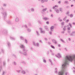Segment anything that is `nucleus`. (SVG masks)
<instances>
[{
	"label": "nucleus",
	"mask_w": 75,
	"mask_h": 75,
	"mask_svg": "<svg viewBox=\"0 0 75 75\" xmlns=\"http://www.w3.org/2000/svg\"><path fill=\"white\" fill-rule=\"evenodd\" d=\"M62 33V34H64V33H65V32H64V31H62L61 32Z\"/></svg>",
	"instance_id": "56"
},
{
	"label": "nucleus",
	"mask_w": 75,
	"mask_h": 75,
	"mask_svg": "<svg viewBox=\"0 0 75 75\" xmlns=\"http://www.w3.org/2000/svg\"><path fill=\"white\" fill-rule=\"evenodd\" d=\"M49 61H50V62L51 63V65H53V64L52 63V60H51V59H49Z\"/></svg>",
	"instance_id": "34"
},
{
	"label": "nucleus",
	"mask_w": 75,
	"mask_h": 75,
	"mask_svg": "<svg viewBox=\"0 0 75 75\" xmlns=\"http://www.w3.org/2000/svg\"><path fill=\"white\" fill-rule=\"evenodd\" d=\"M25 28H27V30L28 31V32H31V29L29 28H28V27H27V25H25Z\"/></svg>",
	"instance_id": "7"
},
{
	"label": "nucleus",
	"mask_w": 75,
	"mask_h": 75,
	"mask_svg": "<svg viewBox=\"0 0 75 75\" xmlns=\"http://www.w3.org/2000/svg\"><path fill=\"white\" fill-rule=\"evenodd\" d=\"M36 31L38 36H39L40 35V33H39V32H38V31H37V30H36Z\"/></svg>",
	"instance_id": "28"
},
{
	"label": "nucleus",
	"mask_w": 75,
	"mask_h": 75,
	"mask_svg": "<svg viewBox=\"0 0 75 75\" xmlns=\"http://www.w3.org/2000/svg\"><path fill=\"white\" fill-rule=\"evenodd\" d=\"M6 6H7V4H3V7H6Z\"/></svg>",
	"instance_id": "40"
},
{
	"label": "nucleus",
	"mask_w": 75,
	"mask_h": 75,
	"mask_svg": "<svg viewBox=\"0 0 75 75\" xmlns=\"http://www.w3.org/2000/svg\"><path fill=\"white\" fill-rule=\"evenodd\" d=\"M45 28L46 29V30L47 31H49V29H48V28L47 26H45Z\"/></svg>",
	"instance_id": "22"
},
{
	"label": "nucleus",
	"mask_w": 75,
	"mask_h": 75,
	"mask_svg": "<svg viewBox=\"0 0 75 75\" xmlns=\"http://www.w3.org/2000/svg\"><path fill=\"white\" fill-rule=\"evenodd\" d=\"M51 54L53 56H54V54L53 53H52Z\"/></svg>",
	"instance_id": "62"
},
{
	"label": "nucleus",
	"mask_w": 75,
	"mask_h": 75,
	"mask_svg": "<svg viewBox=\"0 0 75 75\" xmlns=\"http://www.w3.org/2000/svg\"><path fill=\"white\" fill-rule=\"evenodd\" d=\"M67 14H69V11H68L67 12Z\"/></svg>",
	"instance_id": "58"
},
{
	"label": "nucleus",
	"mask_w": 75,
	"mask_h": 75,
	"mask_svg": "<svg viewBox=\"0 0 75 75\" xmlns=\"http://www.w3.org/2000/svg\"><path fill=\"white\" fill-rule=\"evenodd\" d=\"M45 2H48V0H45Z\"/></svg>",
	"instance_id": "54"
},
{
	"label": "nucleus",
	"mask_w": 75,
	"mask_h": 75,
	"mask_svg": "<svg viewBox=\"0 0 75 75\" xmlns=\"http://www.w3.org/2000/svg\"><path fill=\"white\" fill-rule=\"evenodd\" d=\"M7 30H4L3 31V33L4 34H7Z\"/></svg>",
	"instance_id": "9"
},
{
	"label": "nucleus",
	"mask_w": 75,
	"mask_h": 75,
	"mask_svg": "<svg viewBox=\"0 0 75 75\" xmlns=\"http://www.w3.org/2000/svg\"><path fill=\"white\" fill-rule=\"evenodd\" d=\"M16 71L17 72H18V73H20V72L21 70H17Z\"/></svg>",
	"instance_id": "48"
},
{
	"label": "nucleus",
	"mask_w": 75,
	"mask_h": 75,
	"mask_svg": "<svg viewBox=\"0 0 75 75\" xmlns=\"http://www.w3.org/2000/svg\"><path fill=\"white\" fill-rule=\"evenodd\" d=\"M21 62L22 63V64H25V62L24 61H22Z\"/></svg>",
	"instance_id": "44"
},
{
	"label": "nucleus",
	"mask_w": 75,
	"mask_h": 75,
	"mask_svg": "<svg viewBox=\"0 0 75 75\" xmlns=\"http://www.w3.org/2000/svg\"><path fill=\"white\" fill-rule=\"evenodd\" d=\"M25 42H26V44H28V41H27V39H25Z\"/></svg>",
	"instance_id": "38"
},
{
	"label": "nucleus",
	"mask_w": 75,
	"mask_h": 75,
	"mask_svg": "<svg viewBox=\"0 0 75 75\" xmlns=\"http://www.w3.org/2000/svg\"><path fill=\"white\" fill-rule=\"evenodd\" d=\"M59 21L60 22H61L62 21V20L60 18H59L58 19Z\"/></svg>",
	"instance_id": "36"
},
{
	"label": "nucleus",
	"mask_w": 75,
	"mask_h": 75,
	"mask_svg": "<svg viewBox=\"0 0 75 75\" xmlns=\"http://www.w3.org/2000/svg\"><path fill=\"white\" fill-rule=\"evenodd\" d=\"M20 47L21 48H23V49H25V47L23 45H21Z\"/></svg>",
	"instance_id": "10"
},
{
	"label": "nucleus",
	"mask_w": 75,
	"mask_h": 75,
	"mask_svg": "<svg viewBox=\"0 0 75 75\" xmlns=\"http://www.w3.org/2000/svg\"><path fill=\"white\" fill-rule=\"evenodd\" d=\"M67 18V16H66L65 17V18H64V19H63V20L64 21H65V20H66Z\"/></svg>",
	"instance_id": "42"
},
{
	"label": "nucleus",
	"mask_w": 75,
	"mask_h": 75,
	"mask_svg": "<svg viewBox=\"0 0 75 75\" xmlns=\"http://www.w3.org/2000/svg\"><path fill=\"white\" fill-rule=\"evenodd\" d=\"M52 41H53L54 43L55 44H57V41L55 40H53Z\"/></svg>",
	"instance_id": "15"
},
{
	"label": "nucleus",
	"mask_w": 75,
	"mask_h": 75,
	"mask_svg": "<svg viewBox=\"0 0 75 75\" xmlns=\"http://www.w3.org/2000/svg\"><path fill=\"white\" fill-rule=\"evenodd\" d=\"M43 62H44V63H46L47 62V61L45 60V57H43L42 58Z\"/></svg>",
	"instance_id": "16"
},
{
	"label": "nucleus",
	"mask_w": 75,
	"mask_h": 75,
	"mask_svg": "<svg viewBox=\"0 0 75 75\" xmlns=\"http://www.w3.org/2000/svg\"><path fill=\"white\" fill-rule=\"evenodd\" d=\"M7 23L8 24H11V22H10V21H8L7 22Z\"/></svg>",
	"instance_id": "47"
},
{
	"label": "nucleus",
	"mask_w": 75,
	"mask_h": 75,
	"mask_svg": "<svg viewBox=\"0 0 75 75\" xmlns=\"http://www.w3.org/2000/svg\"><path fill=\"white\" fill-rule=\"evenodd\" d=\"M12 64L14 66H16L17 65V63L15 61L13 62Z\"/></svg>",
	"instance_id": "19"
},
{
	"label": "nucleus",
	"mask_w": 75,
	"mask_h": 75,
	"mask_svg": "<svg viewBox=\"0 0 75 75\" xmlns=\"http://www.w3.org/2000/svg\"><path fill=\"white\" fill-rule=\"evenodd\" d=\"M7 44L9 47H10V46H11V45L10 44V43L9 42H7Z\"/></svg>",
	"instance_id": "18"
},
{
	"label": "nucleus",
	"mask_w": 75,
	"mask_h": 75,
	"mask_svg": "<svg viewBox=\"0 0 75 75\" xmlns=\"http://www.w3.org/2000/svg\"><path fill=\"white\" fill-rule=\"evenodd\" d=\"M54 26H52L51 27L50 30L52 32L54 31Z\"/></svg>",
	"instance_id": "8"
},
{
	"label": "nucleus",
	"mask_w": 75,
	"mask_h": 75,
	"mask_svg": "<svg viewBox=\"0 0 75 75\" xmlns=\"http://www.w3.org/2000/svg\"><path fill=\"white\" fill-rule=\"evenodd\" d=\"M40 1L42 3H44L45 2V0H41Z\"/></svg>",
	"instance_id": "31"
},
{
	"label": "nucleus",
	"mask_w": 75,
	"mask_h": 75,
	"mask_svg": "<svg viewBox=\"0 0 75 75\" xmlns=\"http://www.w3.org/2000/svg\"><path fill=\"white\" fill-rule=\"evenodd\" d=\"M51 47H52V48H53V49H55V47H54V46H53L52 45H51Z\"/></svg>",
	"instance_id": "41"
},
{
	"label": "nucleus",
	"mask_w": 75,
	"mask_h": 75,
	"mask_svg": "<svg viewBox=\"0 0 75 75\" xmlns=\"http://www.w3.org/2000/svg\"><path fill=\"white\" fill-rule=\"evenodd\" d=\"M21 39L22 40H24V38L23 36L21 37Z\"/></svg>",
	"instance_id": "33"
},
{
	"label": "nucleus",
	"mask_w": 75,
	"mask_h": 75,
	"mask_svg": "<svg viewBox=\"0 0 75 75\" xmlns=\"http://www.w3.org/2000/svg\"><path fill=\"white\" fill-rule=\"evenodd\" d=\"M57 7V5H55V6H54L53 7V9H54V8H55V7Z\"/></svg>",
	"instance_id": "45"
},
{
	"label": "nucleus",
	"mask_w": 75,
	"mask_h": 75,
	"mask_svg": "<svg viewBox=\"0 0 75 75\" xmlns=\"http://www.w3.org/2000/svg\"><path fill=\"white\" fill-rule=\"evenodd\" d=\"M69 19L67 20L66 21L67 23H68V22H69Z\"/></svg>",
	"instance_id": "53"
},
{
	"label": "nucleus",
	"mask_w": 75,
	"mask_h": 75,
	"mask_svg": "<svg viewBox=\"0 0 75 75\" xmlns=\"http://www.w3.org/2000/svg\"><path fill=\"white\" fill-rule=\"evenodd\" d=\"M20 20V19H19V18H16L15 21H16V22H18Z\"/></svg>",
	"instance_id": "20"
},
{
	"label": "nucleus",
	"mask_w": 75,
	"mask_h": 75,
	"mask_svg": "<svg viewBox=\"0 0 75 75\" xmlns=\"http://www.w3.org/2000/svg\"><path fill=\"white\" fill-rule=\"evenodd\" d=\"M30 50H33V47H30Z\"/></svg>",
	"instance_id": "52"
},
{
	"label": "nucleus",
	"mask_w": 75,
	"mask_h": 75,
	"mask_svg": "<svg viewBox=\"0 0 75 75\" xmlns=\"http://www.w3.org/2000/svg\"><path fill=\"white\" fill-rule=\"evenodd\" d=\"M61 40L62 42H63V43H65V42L64 40H62V39H61Z\"/></svg>",
	"instance_id": "37"
},
{
	"label": "nucleus",
	"mask_w": 75,
	"mask_h": 75,
	"mask_svg": "<svg viewBox=\"0 0 75 75\" xmlns=\"http://www.w3.org/2000/svg\"><path fill=\"white\" fill-rule=\"evenodd\" d=\"M50 19L48 18H47V17H45L43 18V20H48Z\"/></svg>",
	"instance_id": "13"
},
{
	"label": "nucleus",
	"mask_w": 75,
	"mask_h": 75,
	"mask_svg": "<svg viewBox=\"0 0 75 75\" xmlns=\"http://www.w3.org/2000/svg\"><path fill=\"white\" fill-rule=\"evenodd\" d=\"M13 56L15 57V58H16V55H15L14 54H13Z\"/></svg>",
	"instance_id": "55"
},
{
	"label": "nucleus",
	"mask_w": 75,
	"mask_h": 75,
	"mask_svg": "<svg viewBox=\"0 0 75 75\" xmlns=\"http://www.w3.org/2000/svg\"><path fill=\"white\" fill-rule=\"evenodd\" d=\"M19 52L20 54H23V52L21 51V50L19 51Z\"/></svg>",
	"instance_id": "43"
},
{
	"label": "nucleus",
	"mask_w": 75,
	"mask_h": 75,
	"mask_svg": "<svg viewBox=\"0 0 75 75\" xmlns=\"http://www.w3.org/2000/svg\"><path fill=\"white\" fill-rule=\"evenodd\" d=\"M44 39L45 40V41H48V39H47V38H45Z\"/></svg>",
	"instance_id": "50"
},
{
	"label": "nucleus",
	"mask_w": 75,
	"mask_h": 75,
	"mask_svg": "<svg viewBox=\"0 0 75 75\" xmlns=\"http://www.w3.org/2000/svg\"><path fill=\"white\" fill-rule=\"evenodd\" d=\"M55 10L56 12L57 13H59V10L57 8H55Z\"/></svg>",
	"instance_id": "12"
},
{
	"label": "nucleus",
	"mask_w": 75,
	"mask_h": 75,
	"mask_svg": "<svg viewBox=\"0 0 75 75\" xmlns=\"http://www.w3.org/2000/svg\"><path fill=\"white\" fill-rule=\"evenodd\" d=\"M47 10V8H46L43 9L41 11V12L42 14H44L45 13V11H46Z\"/></svg>",
	"instance_id": "4"
},
{
	"label": "nucleus",
	"mask_w": 75,
	"mask_h": 75,
	"mask_svg": "<svg viewBox=\"0 0 75 75\" xmlns=\"http://www.w3.org/2000/svg\"><path fill=\"white\" fill-rule=\"evenodd\" d=\"M68 59L66 58V57L65 58V60L64 62V63L62 65V69L61 71H59L58 73V75H62L64 74L65 73V75H69V74L68 72H66V68H67V65H68V63L69 61Z\"/></svg>",
	"instance_id": "1"
},
{
	"label": "nucleus",
	"mask_w": 75,
	"mask_h": 75,
	"mask_svg": "<svg viewBox=\"0 0 75 75\" xmlns=\"http://www.w3.org/2000/svg\"><path fill=\"white\" fill-rule=\"evenodd\" d=\"M1 52L3 54H4L5 52L4 51V50L3 49H1Z\"/></svg>",
	"instance_id": "14"
},
{
	"label": "nucleus",
	"mask_w": 75,
	"mask_h": 75,
	"mask_svg": "<svg viewBox=\"0 0 75 75\" xmlns=\"http://www.w3.org/2000/svg\"><path fill=\"white\" fill-rule=\"evenodd\" d=\"M0 67L1 68V69H0V72H1V65L0 66Z\"/></svg>",
	"instance_id": "51"
},
{
	"label": "nucleus",
	"mask_w": 75,
	"mask_h": 75,
	"mask_svg": "<svg viewBox=\"0 0 75 75\" xmlns=\"http://www.w3.org/2000/svg\"><path fill=\"white\" fill-rule=\"evenodd\" d=\"M51 17H52V18L53 17H54V16L53 15V14H51Z\"/></svg>",
	"instance_id": "49"
},
{
	"label": "nucleus",
	"mask_w": 75,
	"mask_h": 75,
	"mask_svg": "<svg viewBox=\"0 0 75 75\" xmlns=\"http://www.w3.org/2000/svg\"><path fill=\"white\" fill-rule=\"evenodd\" d=\"M1 13L3 14V16L4 17V18H6V17H7V13L6 12L4 9L3 8H2V12Z\"/></svg>",
	"instance_id": "2"
},
{
	"label": "nucleus",
	"mask_w": 75,
	"mask_h": 75,
	"mask_svg": "<svg viewBox=\"0 0 75 75\" xmlns=\"http://www.w3.org/2000/svg\"><path fill=\"white\" fill-rule=\"evenodd\" d=\"M50 12H52V10L50 9Z\"/></svg>",
	"instance_id": "59"
},
{
	"label": "nucleus",
	"mask_w": 75,
	"mask_h": 75,
	"mask_svg": "<svg viewBox=\"0 0 75 75\" xmlns=\"http://www.w3.org/2000/svg\"><path fill=\"white\" fill-rule=\"evenodd\" d=\"M64 3L66 4H69V2H68V1L67 0H65V1L64 2Z\"/></svg>",
	"instance_id": "17"
},
{
	"label": "nucleus",
	"mask_w": 75,
	"mask_h": 75,
	"mask_svg": "<svg viewBox=\"0 0 75 75\" xmlns=\"http://www.w3.org/2000/svg\"><path fill=\"white\" fill-rule=\"evenodd\" d=\"M63 29L64 30V31H65L66 30V28H63Z\"/></svg>",
	"instance_id": "61"
},
{
	"label": "nucleus",
	"mask_w": 75,
	"mask_h": 75,
	"mask_svg": "<svg viewBox=\"0 0 75 75\" xmlns=\"http://www.w3.org/2000/svg\"><path fill=\"white\" fill-rule=\"evenodd\" d=\"M59 10L61 12H62V8H59Z\"/></svg>",
	"instance_id": "35"
},
{
	"label": "nucleus",
	"mask_w": 75,
	"mask_h": 75,
	"mask_svg": "<svg viewBox=\"0 0 75 75\" xmlns=\"http://www.w3.org/2000/svg\"><path fill=\"white\" fill-rule=\"evenodd\" d=\"M6 62H4V65H6Z\"/></svg>",
	"instance_id": "57"
},
{
	"label": "nucleus",
	"mask_w": 75,
	"mask_h": 75,
	"mask_svg": "<svg viewBox=\"0 0 75 75\" xmlns=\"http://www.w3.org/2000/svg\"><path fill=\"white\" fill-rule=\"evenodd\" d=\"M21 73L23 74H26L25 71L24 70H22L21 71Z\"/></svg>",
	"instance_id": "25"
},
{
	"label": "nucleus",
	"mask_w": 75,
	"mask_h": 75,
	"mask_svg": "<svg viewBox=\"0 0 75 75\" xmlns=\"http://www.w3.org/2000/svg\"><path fill=\"white\" fill-rule=\"evenodd\" d=\"M5 74H6V72L5 71H3L2 73V75H4Z\"/></svg>",
	"instance_id": "26"
},
{
	"label": "nucleus",
	"mask_w": 75,
	"mask_h": 75,
	"mask_svg": "<svg viewBox=\"0 0 75 75\" xmlns=\"http://www.w3.org/2000/svg\"><path fill=\"white\" fill-rule=\"evenodd\" d=\"M67 8H69V6H67Z\"/></svg>",
	"instance_id": "63"
},
{
	"label": "nucleus",
	"mask_w": 75,
	"mask_h": 75,
	"mask_svg": "<svg viewBox=\"0 0 75 75\" xmlns=\"http://www.w3.org/2000/svg\"><path fill=\"white\" fill-rule=\"evenodd\" d=\"M39 29L40 30V33L41 34H45V30H42V28H40Z\"/></svg>",
	"instance_id": "5"
},
{
	"label": "nucleus",
	"mask_w": 75,
	"mask_h": 75,
	"mask_svg": "<svg viewBox=\"0 0 75 75\" xmlns=\"http://www.w3.org/2000/svg\"><path fill=\"white\" fill-rule=\"evenodd\" d=\"M46 23H47V24H49V22H46Z\"/></svg>",
	"instance_id": "60"
},
{
	"label": "nucleus",
	"mask_w": 75,
	"mask_h": 75,
	"mask_svg": "<svg viewBox=\"0 0 75 75\" xmlns=\"http://www.w3.org/2000/svg\"><path fill=\"white\" fill-rule=\"evenodd\" d=\"M33 43L34 45H35V46H37V47H38L40 46V44L38 42H37V43H35V42H33Z\"/></svg>",
	"instance_id": "6"
},
{
	"label": "nucleus",
	"mask_w": 75,
	"mask_h": 75,
	"mask_svg": "<svg viewBox=\"0 0 75 75\" xmlns=\"http://www.w3.org/2000/svg\"><path fill=\"white\" fill-rule=\"evenodd\" d=\"M68 25H69V26L70 25V28H72V24H71V23H69Z\"/></svg>",
	"instance_id": "32"
},
{
	"label": "nucleus",
	"mask_w": 75,
	"mask_h": 75,
	"mask_svg": "<svg viewBox=\"0 0 75 75\" xmlns=\"http://www.w3.org/2000/svg\"><path fill=\"white\" fill-rule=\"evenodd\" d=\"M55 73L56 74H57V73H58V69H57V68H56L55 69Z\"/></svg>",
	"instance_id": "30"
},
{
	"label": "nucleus",
	"mask_w": 75,
	"mask_h": 75,
	"mask_svg": "<svg viewBox=\"0 0 75 75\" xmlns=\"http://www.w3.org/2000/svg\"><path fill=\"white\" fill-rule=\"evenodd\" d=\"M64 24H65V22H63L62 23L61 25L62 28H63V27L64 25Z\"/></svg>",
	"instance_id": "21"
},
{
	"label": "nucleus",
	"mask_w": 75,
	"mask_h": 75,
	"mask_svg": "<svg viewBox=\"0 0 75 75\" xmlns=\"http://www.w3.org/2000/svg\"><path fill=\"white\" fill-rule=\"evenodd\" d=\"M69 25H67V29L68 30H71V27H69Z\"/></svg>",
	"instance_id": "24"
},
{
	"label": "nucleus",
	"mask_w": 75,
	"mask_h": 75,
	"mask_svg": "<svg viewBox=\"0 0 75 75\" xmlns=\"http://www.w3.org/2000/svg\"><path fill=\"white\" fill-rule=\"evenodd\" d=\"M10 38L11 40H15V38L11 36L10 37Z\"/></svg>",
	"instance_id": "27"
},
{
	"label": "nucleus",
	"mask_w": 75,
	"mask_h": 75,
	"mask_svg": "<svg viewBox=\"0 0 75 75\" xmlns=\"http://www.w3.org/2000/svg\"><path fill=\"white\" fill-rule=\"evenodd\" d=\"M23 54L25 56L27 55V53H26L27 51H28V50H25V49H23Z\"/></svg>",
	"instance_id": "3"
},
{
	"label": "nucleus",
	"mask_w": 75,
	"mask_h": 75,
	"mask_svg": "<svg viewBox=\"0 0 75 75\" xmlns=\"http://www.w3.org/2000/svg\"><path fill=\"white\" fill-rule=\"evenodd\" d=\"M56 56L57 57V58H61L62 57L61 54L59 53L58 54V56L56 55Z\"/></svg>",
	"instance_id": "11"
},
{
	"label": "nucleus",
	"mask_w": 75,
	"mask_h": 75,
	"mask_svg": "<svg viewBox=\"0 0 75 75\" xmlns=\"http://www.w3.org/2000/svg\"><path fill=\"white\" fill-rule=\"evenodd\" d=\"M73 16H74V15H73V14H71L70 16V17L71 18H72V17H73Z\"/></svg>",
	"instance_id": "39"
},
{
	"label": "nucleus",
	"mask_w": 75,
	"mask_h": 75,
	"mask_svg": "<svg viewBox=\"0 0 75 75\" xmlns=\"http://www.w3.org/2000/svg\"><path fill=\"white\" fill-rule=\"evenodd\" d=\"M73 25H75V22L73 23Z\"/></svg>",
	"instance_id": "64"
},
{
	"label": "nucleus",
	"mask_w": 75,
	"mask_h": 75,
	"mask_svg": "<svg viewBox=\"0 0 75 75\" xmlns=\"http://www.w3.org/2000/svg\"><path fill=\"white\" fill-rule=\"evenodd\" d=\"M52 32L51 31H51L49 32V33H50V35H51L52 34Z\"/></svg>",
	"instance_id": "46"
},
{
	"label": "nucleus",
	"mask_w": 75,
	"mask_h": 75,
	"mask_svg": "<svg viewBox=\"0 0 75 75\" xmlns=\"http://www.w3.org/2000/svg\"><path fill=\"white\" fill-rule=\"evenodd\" d=\"M31 10L32 12H34L35 10H34V8L32 7L31 8Z\"/></svg>",
	"instance_id": "23"
},
{
	"label": "nucleus",
	"mask_w": 75,
	"mask_h": 75,
	"mask_svg": "<svg viewBox=\"0 0 75 75\" xmlns=\"http://www.w3.org/2000/svg\"><path fill=\"white\" fill-rule=\"evenodd\" d=\"M73 72L74 74H75V68L74 67H73Z\"/></svg>",
	"instance_id": "29"
}]
</instances>
